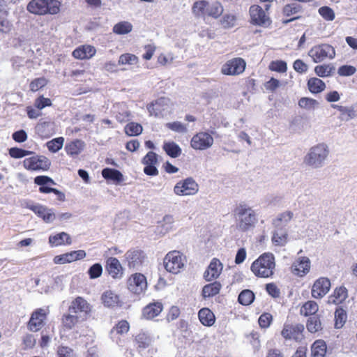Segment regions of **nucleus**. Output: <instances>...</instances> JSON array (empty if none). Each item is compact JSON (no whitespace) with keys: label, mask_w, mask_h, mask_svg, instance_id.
Masks as SVG:
<instances>
[{"label":"nucleus","mask_w":357,"mask_h":357,"mask_svg":"<svg viewBox=\"0 0 357 357\" xmlns=\"http://www.w3.org/2000/svg\"><path fill=\"white\" fill-rule=\"evenodd\" d=\"M102 273V267L100 264L96 263L92 265L88 273L91 279H95L99 278Z\"/></svg>","instance_id":"nucleus-61"},{"label":"nucleus","mask_w":357,"mask_h":357,"mask_svg":"<svg viewBox=\"0 0 357 357\" xmlns=\"http://www.w3.org/2000/svg\"><path fill=\"white\" fill-rule=\"evenodd\" d=\"M50 243L54 245H60L63 243H66L68 245L71 244V238L69 234L66 232H61L54 236H51L49 238Z\"/></svg>","instance_id":"nucleus-38"},{"label":"nucleus","mask_w":357,"mask_h":357,"mask_svg":"<svg viewBox=\"0 0 357 357\" xmlns=\"http://www.w3.org/2000/svg\"><path fill=\"white\" fill-rule=\"evenodd\" d=\"M329 155L328 146L324 143L311 147L304 156L303 163L313 169L322 167Z\"/></svg>","instance_id":"nucleus-2"},{"label":"nucleus","mask_w":357,"mask_h":357,"mask_svg":"<svg viewBox=\"0 0 357 357\" xmlns=\"http://www.w3.org/2000/svg\"><path fill=\"white\" fill-rule=\"evenodd\" d=\"M304 326L302 324H285L282 331V335L286 340L301 341L303 338Z\"/></svg>","instance_id":"nucleus-12"},{"label":"nucleus","mask_w":357,"mask_h":357,"mask_svg":"<svg viewBox=\"0 0 357 357\" xmlns=\"http://www.w3.org/2000/svg\"><path fill=\"white\" fill-rule=\"evenodd\" d=\"M142 126L135 122H131L125 127V132L129 136H137L142 133Z\"/></svg>","instance_id":"nucleus-51"},{"label":"nucleus","mask_w":357,"mask_h":357,"mask_svg":"<svg viewBox=\"0 0 357 357\" xmlns=\"http://www.w3.org/2000/svg\"><path fill=\"white\" fill-rule=\"evenodd\" d=\"M162 309L163 306L160 302L149 303L144 307L142 310V317L146 319H152L159 315Z\"/></svg>","instance_id":"nucleus-25"},{"label":"nucleus","mask_w":357,"mask_h":357,"mask_svg":"<svg viewBox=\"0 0 357 357\" xmlns=\"http://www.w3.org/2000/svg\"><path fill=\"white\" fill-rule=\"evenodd\" d=\"M96 50L91 45H82L73 52V56L78 59H90L95 55Z\"/></svg>","instance_id":"nucleus-26"},{"label":"nucleus","mask_w":357,"mask_h":357,"mask_svg":"<svg viewBox=\"0 0 357 357\" xmlns=\"http://www.w3.org/2000/svg\"><path fill=\"white\" fill-rule=\"evenodd\" d=\"M84 142L80 139L74 140L66 145V153L70 155H79L84 147Z\"/></svg>","instance_id":"nucleus-31"},{"label":"nucleus","mask_w":357,"mask_h":357,"mask_svg":"<svg viewBox=\"0 0 357 357\" xmlns=\"http://www.w3.org/2000/svg\"><path fill=\"white\" fill-rule=\"evenodd\" d=\"M69 312L77 314L80 316V319L83 321L86 318V315L91 311V306L82 297H77L71 303L68 310Z\"/></svg>","instance_id":"nucleus-15"},{"label":"nucleus","mask_w":357,"mask_h":357,"mask_svg":"<svg viewBox=\"0 0 357 357\" xmlns=\"http://www.w3.org/2000/svg\"><path fill=\"white\" fill-rule=\"evenodd\" d=\"M36 133L43 138H48L54 134L52 124L50 122L39 123L36 127Z\"/></svg>","instance_id":"nucleus-35"},{"label":"nucleus","mask_w":357,"mask_h":357,"mask_svg":"<svg viewBox=\"0 0 357 357\" xmlns=\"http://www.w3.org/2000/svg\"><path fill=\"white\" fill-rule=\"evenodd\" d=\"M199 191V185L192 177L178 181L174 187V192L178 196H190Z\"/></svg>","instance_id":"nucleus-7"},{"label":"nucleus","mask_w":357,"mask_h":357,"mask_svg":"<svg viewBox=\"0 0 357 357\" xmlns=\"http://www.w3.org/2000/svg\"><path fill=\"white\" fill-rule=\"evenodd\" d=\"M63 143L64 138L59 137L47 142L46 146L50 152L56 153L62 149Z\"/></svg>","instance_id":"nucleus-48"},{"label":"nucleus","mask_w":357,"mask_h":357,"mask_svg":"<svg viewBox=\"0 0 357 357\" xmlns=\"http://www.w3.org/2000/svg\"><path fill=\"white\" fill-rule=\"evenodd\" d=\"M185 263V256L176 250L168 252L163 260L165 269L168 272L174 274L180 273L183 268Z\"/></svg>","instance_id":"nucleus-5"},{"label":"nucleus","mask_w":357,"mask_h":357,"mask_svg":"<svg viewBox=\"0 0 357 357\" xmlns=\"http://www.w3.org/2000/svg\"><path fill=\"white\" fill-rule=\"evenodd\" d=\"M101 301L104 306L107 307L113 308L122 305L119 296L112 290L104 291L101 296Z\"/></svg>","instance_id":"nucleus-22"},{"label":"nucleus","mask_w":357,"mask_h":357,"mask_svg":"<svg viewBox=\"0 0 357 357\" xmlns=\"http://www.w3.org/2000/svg\"><path fill=\"white\" fill-rule=\"evenodd\" d=\"M138 347L142 349L147 348L151 343V338L145 333H139L135 337Z\"/></svg>","instance_id":"nucleus-53"},{"label":"nucleus","mask_w":357,"mask_h":357,"mask_svg":"<svg viewBox=\"0 0 357 357\" xmlns=\"http://www.w3.org/2000/svg\"><path fill=\"white\" fill-rule=\"evenodd\" d=\"M147 287L146 279L141 273H135L128 280V289L135 294H140Z\"/></svg>","instance_id":"nucleus-16"},{"label":"nucleus","mask_w":357,"mask_h":357,"mask_svg":"<svg viewBox=\"0 0 357 357\" xmlns=\"http://www.w3.org/2000/svg\"><path fill=\"white\" fill-rule=\"evenodd\" d=\"M335 70V67L331 64H324L317 66L314 68V72L317 76L321 77L331 76Z\"/></svg>","instance_id":"nucleus-45"},{"label":"nucleus","mask_w":357,"mask_h":357,"mask_svg":"<svg viewBox=\"0 0 357 357\" xmlns=\"http://www.w3.org/2000/svg\"><path fill=\"white\" fill-rule=\"evenodd\" d=\"M223 10V6L220 2L216 1L211 4L208 3L206 15L218 18L222 14Z\"/></svg>","instance_id":"nucleus-46"},{"label":"nucleus","mask_w":357,"mask_h":357,"mask_svg":"<svg viewBox=\"0 0 357 357\" xmlns=\"http://www.w3.org/2000/svg\"><path fill=\"white\" fill-rule=\"evenodd\" d=\"M166 127L169 130L178 133H186L188 132L187 126L179 121L167 123L166 124Z\"/></svg>","instance_id":"nucleus-57"},{"label":"nucleus","mask_w":357,"mask_h":357,"mask_svg":"<svg viewBox=\"0 0 357 357\" xmlns=\"http://www.w3.org/2000/svg\"><path fill=\"white\" fill-rule=\"evenodd\" d=\"M356 72V68L353 66L344 65L338 68L337 73L340 76H351Z\"/></svg>","instance_id":"nucleus-62"},{"label":"nucleus","mask_w":357,"mask_h":357,"mask_svg":"<svg viewBox=\"0 0 357 357\" xmlns=\"http://www.w3.org/2000/svg\"><path fill=\"white\" fill-rule=\"evenodd\" d=\"M102 175L104 178L112 180L116 183L121 182L123 179V174L115 169L105 168L102 171Z\"/></svg>","instance_id":"nucleus-34"},{"label":"nucleus","mask_w":357,"mask_h":357,"mask_svg":"<svg viewBox=\"0 0 357 357\" xmlns=\"http://www.w3.org/2000/svg\"><path fill=\"white\" fill-rule=\"evenodd\" d=\"M222 287L219 282H214L205 285L202 289V295L204 297H212L220 292Z\"/></svg>","instance_id":"nucleus-37"},{"label":"nucleus","mask_w":357,"mask_h":357,"mask_svg":"<svg viewBox=\"0 0 357 357\" xmlns=\"http://www.w3.org/2000/svg\"><path fill=\"white\" fill-rule=\"evenodd\" d=\"M31 209L47 223L52 222L56 219V215L51 208L38 204L32 206Z\"/></svg>","instance_id":"nucleus-23"},{"label":"nucleus","mask_w":357,"mask_h":357,"mask_svg":"<svg viewBox=\"0 0 357 357\" xmlns=\"http://www.w3.org/2000/svg\"><path fill=\"white\" fill-rule=\"evenodd\" d=\"M236 17L232 14H226L222 18L220 22L224 28L228 29L234 26Z\"/></svg>","instance_id":"nucleus-59"},{"label":"nucleus","mask_w":357,"mask_h":357,"mask_svg":"<svg viewBox=\"0 0 357 357\" xmlns=\"http://www.w3.org/2000/svg\"><path fill=\"white\" fill-rule=\"evenodd\" d=\"M82 321L83 320L80 319V316H77V314L74 313L69 312L68 314L63 317V326L68 329H71L75 324Z\"/></svg>","instance_id":"nucleus-47"},{"label":"nucleus","mask_w":357,"mask_h":357,"mask_svg":"<svg viewBox=\"0 0 357 357\" xmlns=\"http://www.w3.org/2000/svg\"><path fill=\"white\" fill-rule=\"evenodd\" d=\"M248 340L252 345L255 351H258L260 348V341L259 340V335L257 332H251L246 335Z\"/></svg>","instance_id":"nucleus-64"},{"label":"nucleus","mask_w":357,"mask_h":357,"mask_svg":"<svg viewBox=\"0 0 357 357\" xmlns=\"http://www.w3.org/2000/svg\"><path fill=\"white\" fill-rule=\"evenodd\" d=\"M222 268L223 266L220 261L216 258H213L204 272V277L205 280L211 281L218 278L222 271Z\"/></svg>","instance_id":"nucleus-21"},{"label":"nucleus","mask_w":357,"mask_h":357,"mask_svg":"<svg viewBox=\"0 0 357 357\" xmlns=\"http://www.w3.org/2000/svg\"><path fill=\"white\" fill-rule=\"evenodd\" d=\"M86 252L83 250L71 251L70 252L54 257V262L56 264L70 263L84 259L86 257Z\"/></svg>","instance_id":"nucleus-20"},{"label":"nucleus","mask_w":357,"mask_h":357,"mask_svg":"<svg viewBox=\"0 0 357 357\" xmlns=\"http://www.w3.org/2000/svg\"><path fill=\"white\" fill-rule=\"evenodd\" d=\"M333 107L337 109L340 112V118L343 121H348L357 116V109H355L353 107H344L334 105H333Z\"/></svg>","instance_id":"nucleus-30"},{"label":"nucleus","mask_w":357,"mask_h":357,"mask_svg":"<svg viewBox=\"0 0 357 357\" xmlns=\"http://www.w3.org/2000/svg\"><path fill=\"white\" fill-rule=\"evenodd\" d=\"M311 350L314 357H324L326 353V344L324 340H317L313 343Z\"/></svg>","instance_id":"nucleus-40"},{"label":"nucleus","mask_w":357,"mask_h":357,"mask_svg":"<svg viewBox=\"0 0 357 357\" xmlns=\"http://www.w3.org/2000/svg\"><path fill=\"white\" fill-rule=\"evenodd\" d=\"M213 137L206 132H199L191 139V147L195 150H206L213 144Z\"/></svg>","instance_id":"nucleus-11"},{"label":"nucleus","mask_w":357,"mask_h":357,"mask_svg":"<svg viewBox=\"0 0 357 357\" xmlns=\"http://www.w3.org/2000/svg\"><path fill=\"white\" fill-rule=\"evenodd\" d=\"M23 165L26 169L31 171H46L49 169L51 162L45 156L36 155L26 158L23 161Z\"/></svg>","instance_id":"nucleus-9"},{"label":"nucleus","mask_w":357,"mask_h":357,"mask_svg":"<svg viewBox=\"0 0 357 357\" xmlns=\"http://www.w3.org/2000/svg\"><path fill=\"white\" fill-rule=\"evenodd\" d=\"M275 268V257L272 253L262 254L251 265V271L257 277L269 278Z\"/></svg>","instance_id":"nucleus-3"},{"label":"nucleus","mask_w":357,"mask_h":357,"mask_svg":"<svg viewBox=\"0 0 357 357\" xmlns=\"http://www.w3.org/2000/svg\"><path fill=\"white\" fill-rule=\"evenodd\" d=\"M169 99L167 98H160L155 103H151L147 106V109L151 116L155 117H162L169 108Z\"/></svg>","instance_id":"nucleus-17"},{"label":"nucleus","mask_w":357,"mask_h":357,"mask_svg":"<svg viewBox=\"0 0 357 357\" xmlns=\"http://www.w3.org/2000/svg\"><path fill=\"white\" fill-rule=\"evenodd\" d=\"M132 25L128 21H122L116 24L113 27V32L118 35L128 34L132 30Z\"/></svg>","instance_id":"nucleus-42"},{"label":"nucleus","mask_w":357,"mask_h":357,"mask_svg":"<svg viewBox=\"0 0 357 357\" xmlns=\"http://www.w3.org/2000/svg\"><path fill=\"white\" fill-rule=\"evenodd\" d=\"M163 149L168 155L174 158L178 157L181 153V149L174 142L164 143Z\"/></svg>","instance_id":"nucleus-41"},{"label":"nucleus","mask_w":357,"mask_h":357,"mask_svg":"<svg viewBox=\"0 0 357 357\" xmlns=\"http://www.w3.org/2000/svg\"><path fill=\"white\" fill-rule=\"evenodd\" d=\"M298 105L303 109L310 110L318 107L319 102L313 98L303 97L299 100Z\"/></svg>","instance_id":"nucleus-52"},{"label":"nucleus","mask_w":357,"mask_h":357,"mask_svg":"<svg viewBox=\"0 0 357 357\" xmlns=\"http://www.w3.org/2000/svg\"><path fill=\"white\" fill-rule=\"evenodd\" d=\"M201 323L206 326H212L215 322V316L208 308H202L198 313Z\"/></svg>","instance_id":"nucleus-32"},{"label":"nucleus","mask_w":357,"mask_h":357,"mask_svg":"<svg viewBox=\"0 0 357 357\" xmlns=\"http://www.w3.org/2000/svg\"><path fill=\"white\" fill-rule=\"evenodd\" d=\"M335 326L336 328H340L343 326L347 320V313L342 308H338L335 312Z\"/></svg>","instance_id":"nucleus-54"},{"label":"nucleus","mask_w":357,"mask_h":357,"mask_svg":"<svg viewBox=\"0 0 357 357\" xmlns=\"http://www.w3.org/2000/svg\"><path fill=\"white\" fill-rule=\"evenodd\" d=\"M294 214L290 211H287L280 213L277 218L273 220V225L275 227H282V225H286L293 218Z\"/></svg>","instance_id":"nucleus-44"},{"label":"nucleus","mask_w":357,"mask_h":357,"mask_svg":"<svg viewBox=\"0 0 357 357\" xmlns=\"http://www.w3.org/2000/svg\"><path fill=\"white\" fill-rule=\"evenodd\" d=\"M310 260L307 257H298L291 265V272L299 277H303L309 273Z\"/></svg>","instance_id":"nucleus-19"},{"label":"nucleus","mask_w":357,"mask_h":357,"mask_svg":"<svg viewBox=\"0 0 357 357\" xmlns=\"http://www.w3.org/2000/svg\"><path fill=\"white\" fill-rule=\"evenodd\" d=\"M106 269L113 278H121L123 268L119 261L115 257H109L107 260Z\"/></svg>","instance_id":"nucleus-24"},{"label":"nucleus","mask_w":357,"mask_h":357,"mask_svg":"<svg viewBox=\"0 0 357 357\" xmlns=\"http://www.w3.org/2000/svg\"><path fill=\"white\" fill-rule=\"evenodd\" d=\"M250 15L252 23L259 26H268L271 20L265 11L258 5H253L250 8Z\"/></svg>","instance_id":"nucleus-14"},{"label":"nucleus","mask_w":357,"mask_h":357,"mask_svg":"<svg viewBox=\"0 0 357 357\" xmlns=\"http://www.w3.org/2000/svg\"><path fill=\"white\" fill-rule=\"evenodd\" d=\"M138 63V58L132 54H121L119 59V63L120 65H135Z\"/></svg>","instance_id":"nucleus-55"},{"label":"nucleus","mask_w":357,"mask_h":357,"mask_svg":"<svg viewBox=\"0 0 357 357\" xmlns=\"http://www.w3.org/2000/svg\"><path fill=\"white\" fill-rule=\"evenodd\" d=\"M236 227L238 231L247 232L252 230L258 222L256 211L245 203H240L234 209Z\"/></svg>","instance_id":"nucleus-1"},{"label":"nucleus","mask_w":357,"mask_h":357,"mask_svg":"<svg viewBox=\"0 0 357 357\" xmlns=\"http://www.w3.org/2000/svg\"><path fill=\"white\" fill-rule=\"evenodd\" d=\"M238 299L241 304L248 305L253 302L255 294L251 290L245 289L240 293Z\"/></svg>","instance_id":"nucleus-49"},{"label":"nucleus","mask_w":357,"mask_h":357,"mask_svg":"<svg viewBox=\"0 0 357 357\" xmlns=\"http://www.w3.org/2000/svg\"><path fill=\"white\" fill-rule=\"evenodd\" d=\"M47 84V80L45 77H39L33 79L30 83V90L36 92L44 87Z\"/></svg>","instance_id":"nucleus-58"},{"label":"nucleus","mask_w":357,"mask_h":357,"mask_svg":"<svg viewBox=\"0 0 357 357\" xmlns=\"http://www.w3.org/2000/svg\"><path fill=\"white\" fill-rule=\"evenodd\" d=\"M275 228L272 237L273 243L277 246H284L287 243V231L282 227Z\"/></svg>","instance_id":"nucleus-28"},{"label":"nucleus","mask_w":357,"mask_h":357,"mask_svg":"<svg viewBox=\"0 0 357 357\" xmlns=\"http://www.w3.org/2000/svg\"><path fill=\"white\" fill-rule=\"evenodd\" d=\"M308 55L314 63H319L326 59H333L335 56V50L331 45L321 44L311 48Z\"/></svg>","instance_id":"nucleus-6"},{"label":"nucleus","mask_w":357,"mask_h":357,"mask_svg":"<svg viewBox=\"0 0 357 357\" xmlns=\"http://www.w3.org/2000/svg\"><path fill=\"white\" fill-rule=\"evenodd\" d=\"M9 154L14 158H22L31 154V151L13 147L9 149Z\"/></svg>","instance_id":"nucleus-63"},{"label":"nucleus","mask_w":357,"mask_h":357,"mask_svg":"<svg viewBox=\"0 0 357 357\" xmlns=\"http://www.w3.org/2000/svg\"><path fill=\"white\" fill-rule=\"evenodd\" d=\"M61 3L57 0H31L27 5V10L35 15L57 14Z\"/></svg>","instance_id":"nucleus-4"},{"label":"nucleus","mask_w":357,"mask_h":357,"mask_svg":"<svg viewBox=\"0 0 357 357\" xmlns=\"http://www.w3.org/2000/svg\"><path fill=\"white\" fill-rule=\"evenodd\" d=\"M347 298V290L344 287H337L333 294L328 297V303L340 304Z\"/></svg>","instance_id":"nucleus-29"},{"label":"nucleus","mask_w":357,"mask_h":357,"mask_svg":"<svg viewBox=\"0 0 357 357\" xmlns=\"http://www.w3.org/2000/svg\"><path fill=\"white\" fill-rule=\"evenodd\" d=\"M319 310V306L315 301H309L303 304L301 308V314L305 317L315 316Z\"/></svg>","instance_id":"nucleus-36"},{"label":"nucleus","mask_w":357,"mask_h":357,"mask_svg":"<svg viewBox=\"0 0 357 357\" xmlns=\"http://www.w3.org/2000/svg\"><path fill=\"white\" fill-rule=\"evenodd\" d=\"M125 258L129 268L138 270L145 261L146 256L143 250L132 248L126 252Z\"/></svg>","instance_id":"nucleus-10"},{"label":"nucleus","mask_w":357,"mask_h":357,"mask_svg":"<svg viewBox=\"0 0 357 357\" xmlns=\"http://www.w3.org/2000/svg\"><path fill=\"white\" fill-rule=\"evenodd\" d=\"M47 317V312L45 309L38 308L34 310L28 322V328L31 331L37 332L44 326Z\"/></svg>","instance_id":"nucleus-13"},{"label":"nucleus","mask_w":357,"mask_h":357,"mask_svg":"<svg viewBox=\"0 0 357 357\" xmlns=\"http://www.w3.org/2000/svg\"><path fill=\"white\" fill-rule=\"evenodd\" d=\"M174 222V218L171 215H166L164 216L162 221L160 222V225L158 227L159 232L165 234L170 231L173 227V224Z\"/></svg>","instance_id":"nucleus-43"},{"label":"nucleus","mask_w":357,"mask_h":357,"mask_svg":"<svg viewBox=\"0 0 357 357\" xmlns=\"http://www.w3.org/2000/svg\"><path fill=\"white\" fill-rule=\"evenodd\" d=\"M269 69L278 73H285L287 70V63L282 60L273 61L270 63Z\"/></svg>","instance_id":"nucleus-56"},{"label":"nucleus","mask_w":357,"mask_h":357,"mask_svg":"<svg viewBox=\"0 0 357 357\" xmlns=\"http://www.w3.org/2000/svg\"><path fill=\"white\" fill-rule=\"evenodd\" d=\"M331 281L326 278H320L317 280L312 288V296L314 298L324 297L330 290Z\"/></svg>","instance_id":"nucleus-18"},{"label":"nucleus","mask_w":357,"mask_h":357,"mask_svg":"<svg viewBox=\"0 0 357 357\" xmlns=\"http://www.w3.org/2000/svg\"><path fill=\"white\" fill-rule=\"evenodd\" d=\"M302 11V6L297 3H291L285 5L282 9V13L287 17L296 15Z\"/></svg>","instance_id":"nucleus-50"},{"label":"nucleus","mask_w":357,"mask_h":357,"mask_svg":"<svg viewBox=\"0 0 357 357\" xmlns=\"http://www.w3.org/2000/svg\"><path fill=\"white\" fill-rule=\"evenodd\" d=\"M307 86L311 93H319L325 89L326 84L321 79L312 77L307 82Z\"/></svg>","instance_id":"nucleus-33"},{"label":"nucleus","mask_w":357,"mask_h":357,"mask_svg":"<svg viewBox=\"0 0 357 357\" xmlns=\"http://www.w3.org/2000/svg\"><path fill=\"white\" fill-rule=\"evenodd\" d=\"M208 2L206 1H195L192 7V12L196 17H203L206 15Z\"/></svg>","instance_id":"nucleus-39"},{"label":"nucleus","mask_w":357,"mask_h":357,"mask_svg":"<svg viewBox=\"0 0 357 357\" xmlns=\"http://www.w3.org/2000/svg\"><path fill=\"white\" fill-rule=\"evenodd\" d=\"M306 328L311 333H321L324 329V325L319 315L310 317L307 320Z\"/></svg>","instance_id":"nucleus-27"},{"label":"nucleus","mask_w":357,"mask_h":357,"mask_svg":"<svg viewBox=\"0 0 357 357\" xmlns=\"http://www.w3.org/2000/svg\"><path fill=\"white\" fill-rule=\"evenodd\" d=\"M319 13L326 20L332 21L335 18V13L332 8L323 6L319 9Z\"/></svg>","instance_id":"nucleus-60"},{"label":"nucleus","mask_w":357,"mask_h":357,"mask_svg":"<svg viewBox=\"0 0 357 357\" xmlns=\"http://www.w3.org/2000/svg\"><path fill=\"white\" fill-rule=\"evenodd\" d=\"M246 63L242 58H234L227 61L221 68V73L226 75H238L245 69Z\"/></svg>","instance_id":"nucleus-8"}]
</instances>
